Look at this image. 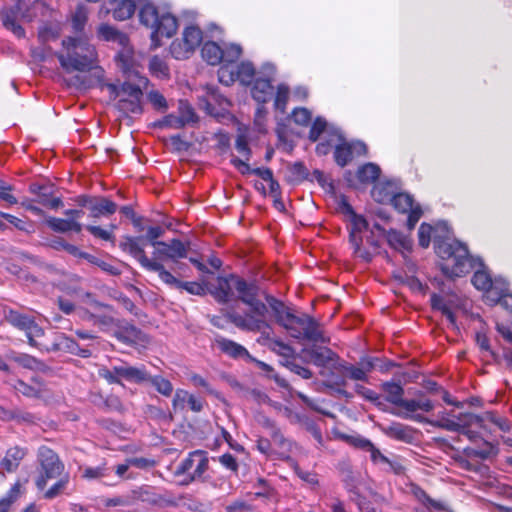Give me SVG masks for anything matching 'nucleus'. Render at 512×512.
<instances>
[{
  "instance_id": "38",
  "label": "nucleus",
  "mask_w": 512,
  "mask_h": 512,
  "mask_svg": "<svg viewBox=\"0 0 512 512\" xmlns=\"http://www.w3.org/2000/svg\"><path fill=\"white\" fill-rule=\"evenodd\" d=\"M382 431L388 437L399 441L410 442L412 439V430L401 423H391L388 426L382 427Z\"/></svg>"
},
{
  "instance_id": "15",
  "label": "nucleus",
  "mask_w": 512,
  "mask_h": 512,
  "mask_svg": "<svg viewBox=\"0 0 512 512\" xmlns=\"http://www.w3.org/2000/svg\"><path fill=\"white\" fill-rule=\"evenodd\" d=\"M6 319L11 325L25 332L31 346L39 347L36 338L44 335V329L35 321L33 316L22 314L16 310H9L6 313Z\"/></svg>"
},
{
  "instance_id": "58",
  "label": "nucleus",
  "mask_w": 512,
  "mask_h": 512,
  "mask_svg": "<svg viewBox=\"0 0 512 512\" xmlns=\"http://www.w3.org/2000/svg\"><path fill=\"white\" fill-rule=\"evenodd\" d=\"M289 97V89L285 85H279L277 88L276 96L274 99V106L281 112L285 111L286 104Z\"/></svg>"
},
{
  "instance_id": "21",
  "label": "nucleus",
  "mask_w": 512,
  "mask_h": 512,
  "mask_svg": "<svg viewBox=\"0 0 512 512\" xmlns=\"http://www.w3.org/2000/svg\"><path fill=\"white\" fill-rule=\"evenodd\" d=\"M392 206L401 213H408L407 225L412 230L422 216L421 207L414 205L413 198L406 193H395L390 202Z\"/></svg>"
},
{
  "instance_id": "12",
  "label": "nucleus",
  "mask_w": 512,
  "mask_h": 512,
  "mask_svg": "<svg viewBox=\"0 0 512 512\" xmlns=\"http://www.w3.org/2000/svg\"><path fill=\"white\" fill-rule=\"evenodd\" d=\"M209 468V458L206 451L195 450L183 459L175 470V475L188 474L190 481H204V475Z\"/></svg>"
},
{
  "instance_id": "14",
  "label": "nucleus",
  "mask_w": 512,
  "mask_h": 512,
  "mask_svg": "<svg viewBox=\"0 0 512 512\" xmlns=\"http://www.w3.org/2000/svg\"><path fill=\"white\" fill-rule=\"evenodd\" d=\"M247 281L235 276L218 277L215 285L209 287V292L219 303H227L235 298L239 299Z\"/></svg>"
},
{
  "instance_id": "59",
  "label": "nucleus",
  "mask_w": 512,
  "mask_h": 512,
  "mask_svg": "<svg viewBox=\"0 0 512 512\" xmlns=\"http://www.w3.org/2000/svg\"><path fill=\"white\" fill-rule=\"evenodd\" d=\"M235 147L237 151L242 154L244 157V161L248 163L250 157H251V150L248 146V140L247 137L244 134H239L235 141Z\"/></svg>"
},
{
  "instance_id": "60",
  "label": "nucleus",
  "mask_w": 512,
  "mask_h": 512,
  "mask_svg": "<svg viewBox=\"0 0 512 512\" xmlns=\"http://www.w3.org/2000/svg\"><path fill=\"white\" fill-rule=\"evenodd\" d=\"M433 228L429 224L422 223L418 230L419 245L423 248H427L431 241Z\"/></svg>"
},
{
  "instance_id": "33",
  "label": "nucleus",
  "mask_w": 512,
  "mask_h": 512,
  "mask_svg": "<svg viewBox=\"0 0 512 512\" xmlns=\"http://www.w3.org/2000/svg\"><path fill=\"white\" fill-rule=\"evenodd\" d=\"M90 216L99 218L101 216L112 215L117 210V204L107 198H98L90 201Z\"/></svg>"
},
{
  "instance_id": "55",
  "label": "nucleus",
  "mask_w": 512,
  "mask_h": 512,
  "mask_svg": "<svg viewBox=\"0 0 512 512\" xmlns=\"http://www.w3.org/2000/svg\"><path fill=\"white\" fill-rule=\"evenodd\" d=\"M242 54V49L239 45L231 44L223 48V65H232L233 62L239 59Z\"/></svg>"
},
{
  "instance_id": "42",
  "label": "nucleus",
  "mask_w": 512,
  "mask_h": 512,
  "mask_svg": "<svg viewBox=\"0 0 512 512\" xmlns=\"http://www.w3.org/2000/svg\"><path fill=\"white\" fill-rule=\"evenodd\" d=\"M389 246L397 251H409L411 249V241L402 233L396 230H389L385 234Z\"/></svg>"
},
{
  "instance_id": "43",
  "label": "nucleus",
  "mask_w": 512,
  "mask_h": 512,
  "mask_svg": "<svg viewBox=\"0 0 512 512\" xmlns=\"http://www.w3.org/2000/svg\"><path fill=\"white\" fill-rule=\"evenodd\" d=\"M88 20V9L84 5H78L71 14V25L75 33L85 37L84 28Z\"/></svg>"
},
{
  "instance_id": "27",
  "label": "nucleus",
  "mask_w": 512,
  "mask_h": 512,
  "mask_svg": "<svg viewBox=\"0 0 512 512\" xmlns=\"http://www.w3.org/2000/svg\"><path fill=\"white\" fill-rule=\"evenodd\" d=\"M309 355L311 362L318 367H326L331 364L334 369V365L338 364L339 357L331 349L327 347H315L306 350Z\"/></svg>"
},
{
  "instance_id": "46",
  "label": "nucleus",
  "mask_w": 512,
  "mask_h": 512,
  "mask_svg": "<svg viewBox=\"0 0 512 512\" xmlns=\"http://www.w3.org/2000/svg\"><path fill=\"white\" fill-rule=\"evenodd\" d=\"M254 394L257 395L258 400L260 402L271 404L274 408L278 409L279 412L282 413V415L284 417H286L287 419H289L291 422H296V421H298L300 419L299 415L294 413L292 411V409H290L287 406H282L279 403L272 402L266 394H263V393H261L259 391L258 392L254 391Z\"/></svg>"
},
{
  "instance_id": "48",
  "label": "nucleus",
  "mask_w": 512,
  "mask_h": 512,
  "mask_svg": "<svg viewBox=\"0 0 512 512\" xmlns=\"http://www.w3.org/2000/svg\"><path fill=\"white\" fill-rule=\"evenodd\" d=\"M117 59L119 61V66L124 73L128 74L129 76H138V71L134 65L132 51L124 49L118 53Z\"/></svg>"
},
{
  "instance_id": "22",
  "label": "nucleus",
  "mask_w": 512,
  "mask_h": 512,
  "mask_svg": "<svg viewBox=\"0 0 512 512\" xmlns=\"http://www.w3.org/2000/svg\"><path fill=\"white\" fill-rule=\"evenodd\" d=\"M262 72L265 75V78L259 77L256 79L251 93L252 97L261 104L268 102L273 93V86L271 85V77L275 73V67L267 63L263 65Z\"/></svg>"
},
{
  "instance_id": "45",
  "label": "nucleus",
  "mask_w": 512,
  "mask_h": 512,
  "mask_svg": "<svg viewBox=\"0 0 512 512\" xmlns=\"http://www.w3.org/2000/svg\"><path fill=\"white\" fill-rule=\"evenodd\" d=\"M380 172L381 170L378 165L367 163L358 169L357 177L362 183H372L378 179Z\"/></svg>"
},
{
  "instance_id": "18",
  "label": "nucleus",
  "mask_w": 512,
  "mask_h": 512,
  "mask_svg": "<svg viewBox=\"0 0 512 512\" xmlns=\"http://www.w3.org/2000/svg\"><path fill=\"white\" fill-rule=\"evenodd\" d=\"M189 251V244L183 243L179 239H172L169 242H160L159 246L153 251L152 261H163L170 260L175 264H178L179 259L186 258Z\"/></svg>"
},
{
  "instance_id": "17",
  "label": "nucleus",
  "mask_w": 512,
  "mask_h": 512,
  "mask_svg": "<svg viewBox=\"0 0 512 512\" xmlns=\"http://www.w3.org/2000/svg\"><path fill=\"white\" fill-rule=\"evenodd\" d=\"M202 42V32L195 26L187 27L183 32L181 41H174L170 46V52L176 59H185Z\"/></svg>"
},
{
  "instance_id": "51",
  "label": "nucleus",
  "mask_w": 512,
  "mask_h": 512,
  "mask_svg": "<svg viewBox=\"0 0 512 512\" xmlns=\"http://www.w3.org/2000/svg\"><path fill=\"white\" fill-rule=\"evenodd\" d=\"M60 34V27L56 23H44L39 27L38 37L43 43L55 40Z\"/></svg>"
},
{
  "instance_id": "63",
  "label": "nucleus",
  "mask_w": 512,
  "mask_h": 512,
  "mask_svg": "<svg viewBox=\"0 0 512 512\" xmlns=\"http://www.w3.org/2000/svg\"><path fill=\"white\" fill-rule=\"evenodd\" d=\"M188 396L189 393L187 391L183 389L176 390L172 400V408L175 412L185 408V403L188 400Z\"/></svg>"
},
{
  "instance_id": "8",
  "label": "nucleus",
  "mask_w": 512,
  "mask_h": 512,
  "mask_svg": "<svg viewBox=\"0 0 512 512\" xmlns=\"http://www.w3.org/2000/svg\"><path fill=\"white\" fill-rule=\"evenodd\" d=\"M282 327L297 340L329 342V338L325 336L320 324L307 314L300 316L294 314Z\"/></svg>"
},
{
  "instance_id": "44",
  "label": "nucleus",
  "mask_w": 512,
  "mask_h": 512,
  "mask_svg": "<svg viewBox=\"0 0 512 512\" xmlns=\"http://www.w3.org/2000/svg\"><path fill=\"white\" fill-rule=\"evenodd\" d=\"M88 319L93 321L94 325H97L102 331H109L111 328H115L117 324L116 318L111 314L107 313H89Z\"/></svg>"
},
{
  "instance_id": "50",
  "label": "nucleus",
  "mask_w": 512,
  "mask_h": 512,
  "mask_svg": "<svg viewBox=\"0 0 512 512\" xmlns=\"http://www.w3.org/2000/svg\"><path fill=\"white\" fill-rule=\"evenodd\" d=\"M178 115L180 116L185 126L192 125L198 121V117L195 114L194 109L187 101H179Z\"/></svg>"
},
{
  "instance_id": "30",
  "label": "nucleus",
  "mask_w": 512,
  "mask_h": 512,
  "mask_svg": "<svg viewBox=\"0 0 512 512\" xmlns=\"http://www.w3.org/2000/svg\"><path fill=\"white\" fill-rule=\"evenodd\" d=\"M164 272L168 275L167 278L159 277L162 282L169 286H174L178 289L186 290L188 293L193 295H204L206 289L204 285L197 282H182L178 280L170 271L164 267Z\"/></svg>"
},
{
  "instance_id": "52",
  "label": "nucleus",
  "mask_w": 512,
  "mask_h": 512,
  "mask_svg": "<svg viewBox=\"0 0 512 512\" xmlns=\"http://www.w3.org/2000/svg\"><path fill=\"white\" fill-rule=\"evenodd\" d=\"M150 72L158 78H166L169 76V68L166 62L158 57L153 56L149 61Z\"/></svg>"
},
{
  "instance_id": "41",
  "label": "nucleus",
  "mask_w": 512,
  "mask_h": 512,
  "mask_svg": "<svg viewBox=\"0 0 512 512\" xmlns=\"http://www.w3.org/2000/svg\"><path fill=\"white\" fill-rule=\"evenodd\" d=\"M202 57L210 65L220 64L223 60V48L215 42H206L202 47Z\"/></svg>"
},
{
  "instance_id": "36",
  "label": "nucleus",
  "mask_w": 512,
  "mask_h": 512,
  "mask_svg": "<svg viewBox=\"0 0 512 512\" xmlns=\"http://www.w3.org/2000/svg\"><path fill=\"white\" fill-rule=\"evenodd\" d=\"M231 163L243 175L253 173V174L259 176L260 178H262L264 181L272 180L273 173H272V170L269 169V168H255V169H252L246 161H244V160H242L240 158H237V157H233L231 159Z\"/></svg>"
},
{
  "instance_id": "25",
  "label": "nucleus",
  "mask_w": 512,
  "mask_h": 512,
  "mask_svg": "<svg viewBox=\"0 0 512 512\" xmlns=\"http://www.w3.org/2000/svg\"><path fill=\"white\" fill-rule=\"evenodd\" d=\"M29 191L35 194L37 196V202L44 206L50 207L51 209H57L63 206L61 198L53 197L51 186L33 183L30 185Z\"/></svg>"
},
{
  "instance_id": "37",
  "label": "nucleus",
  "mask_w": 512,
  "mask_h": 512,
  "mask_svg": "<svg viewBox=\"0 0 512 512\" xmlns=\"http://www.w3.org/2000/svg\"><path fill=\"white\" fill-rule=\"evenodd\" d=\"M6 359L10 361H14L15 363L19 364L23 368L29 369V370H38L40 369L43 364L41 361L36 359L35 357L25 354V353H19L16 351H9L6 354Z\"/></svg>"
},
{
  "instance_id": "9",
  "label": "nucleus",
  "mask_w": 512,
  "mask_h": 512,
  "mask_svg": "<svg viewBox=\"0 0 512 512\" xmlns=\"http://www.w3.org/2000/svg\"><path fill=\"white\" fill-rule=\"evenodd\" d=\"M42 9L43 4L40 1H35L30 7H27L24 2L18 1L14 7L2 13V23L17 37H24L25 31L20 22H31L37 16V12Z\"/></svg>"
},
{
  "instance_id": "5",
  "label": "nucleus",
  "mask_w": 512,
  "mask_h": 512,
  "mask_svg": "<svg viewBox=\"0 0 512 512\" xmlns=\"http://www.w3.org/2000/svg\"><path fill=\"white\" fill-rule=\"evenodd\" d=\"M140 22L151 29L152 47L160 46L162 37H172L178 28L177 19L169 11L153 3H144L139 10Z\"/></svg>"
},
{
  "instance_id": "16",
  "label": "nucleus",
  "mask_w": 512,
  "mask_h": 512,
  "mask_svg": "<svg viewBox=\"0 0 512 512\" xmlns=\"http://www.w3.org/2000/svg\"><path fill=\"white\" fill-rule=\"evenodd\" d=\"M255 76V69L250 62H241L239 65H222L218 70V79L226 86L231 85L235 81H239L242 85L252 83Z\"/></svg>"
},
{
  "instance_id": "6",
  "label": "nucleus",
  "mask_w": 512,
  "mask_h": 512,
  "mask_svg": "<svg viewBox=\"0 0 512 512\" xmlns=\"http://www.w3.org/2000/svg\"><path fill=\"white\" fill-rule=\"evenodd\" d=\"M233 321L234 325L241 330L259 332L260 336L257 339V342L260 345L266 346L272 352L282 357L289 358L293 356L294 349L279 338L273 336V328L267 320H253L234 317Z\"/></svg>"
},
{
  "instance_id": "29",
  "label": "nucleus",
  "mask_w": 512,
  "mask_h": 512,
  "mask_svg": "<svg viewBox=\"0 0 512 512\" xmlns=\"http://www.w3.org/2000/svg\"><path fill=\"white\" fill-rule=\"evenodd\" d=\"M144 0H108L113 6L112 12L115 20L124 21L131 18L136 10V6L142 4Z\"/></svg>"
},
{
  "instance_id": "54",
  "label": "nucleus",
  "mask_w": 512,
  "mask_h": 512,
  "mask_svg": "<svg viewBox=\"0 0 512 512\" xmlns=\"http://www.w3.org/2000/svg\"><path fill=\"white\" fill-rule=\"evenodd\" d=\"M355 391L358 395L362 396L366 400L372 402L374 405H376L378 408L383 409L385 407V404L383 401H381L380 396L374 392L371 389H368L362 385H355Z\"/></svg>"
},
{
  "instance_id": "40",
  "label": "nucleus",
  "mask_w": 512,
  "mask_h": 512,
  "mask_svg": "<svg viewBox=\"0 0 512 512\" xmlns=\"http://www.w3.org/2000/svg\"><path fill=\"white\" fill-rule=\"evenodd\" d=\"M464 456L470 459H481L485 460L490 458L496 453L495 447L488 441H484L478 448L466 447L463 449Z\"/></svg>"
},
{
  "instance_id": "35",
  "label": "nucleus",
  "mask_w": 512,
  "mask_h": 512,
  "mask_svg": "<svg viewBox=\"0 0 512 512\" xmlns=\"http://www.w3.org/2000/svg\"><path fill=\"white\" fill-rule=\"evenodd\" d=\"M215 343L223 353H226L231 357L241 358L249 355L244 346L224 337H217L215 339Z\"/></svg>"
},
{
  "instance_id": "23",
  "label": "nucleus",
  "mask_w": 512,
  "mask_h": 512,
  "mask_svg": "<svg viewBox=\"0 0 512 512\" xmlns=\"http://www.w3.org/2000/svg\"><path fill=\"white\" fill-rule=\"evenodd\" d=\"M45 350L64 351L83 358H89L92 355V352L89 349V345L86 347H81L75 340L66 336L65 334H58L55 337L51 347H46Z\"/></svg>"
},
{
  "instance_id": "11",
  "label": "nucleus",
  "mask_w": 512,
  "mask_h": 512,
  "mask_svg": "<svg viewBox=\"0 0 512 512\" xmlns=\"http://www.w3.org/2000/svg\"><path fill=\"white\" fill-rule=\"evenodd\" d=\"M38 461L40 463V474L36 479V486L39 490H43L48 480L59 477L64 465L60 461L58 455L46 446H42L38 450Z\"/></svg>"
},
{
  "instance_id": "28",
  "label": "nucleus",
  "mask_w": 512,
  "mask_h": 512,
  "mask_svg": "<svg viewBox=\"0 0 512 512\" xmlns=\"http://www.w3.org/2000/svg\"><path fill=\"white\" fill-rule=\"evenodd\" d=\"M115 373L118 374L120 382L124 379L134 383H145L148 379V373L144 367H134L127 363L115 365Z\"/></svg>"
},
{
  "instance_id": "4",
  "label": "nucleus",
  "mask_w": 512,
  "mask_h": 512,
  "mask_svg": "<svg viewBox=\"0 0 512 512\" xmlns=\"http://www.w3.org/2000/svg\"><path fill=\"white\" fill-rule=\"evenodd\" d=\"M380 388L385 394V400L397 408L393 414L398 417L423 421L424 416L417 413V411L430 412L434 409L433 402L423 393H420L417 399H405L404 388L400 383L387 381L382 383Z\"/></svg>"
},
{
  "instance_id": "64",
  "label": "nucleus",
  "mask_w": 512,
  "mask_h": 512,
  "mask_svg": "<svg viewBox=\"0 0 512 512\" xmlns=\"http://www.w3.org/2000/svg\"><path fill=\"white\" fill-rule=\"evenodd\" d=\"M292 118L299 125H307L311 120V113L306 108H296L293 110Z\"/></svg>"
},
{
  "instance_id": "1",
  "label": "nucleus",
  "mask_w": 512,
  "mask_h": 512,
  "mask_svg": "<svg viewBox=\"0 0 512 512\" xmlns=\"http://www.w3.org/2000/svg\"><path fill=\"white\" fill-rule=\"evenodd\" d=\"M437 254L441 258V270L450 277H461L476 269L472 277V284L478 290L493 293V282L485 270L480 259H474L469 255L468 248L458 240L444 241L437 247Z\"/></svg>"
},
{
  "instance_id": "20",
  "label": "nucleus",
  "mask_w": 512,
  "mask_h": 512,
  "mask_svg": "<svg viewBox=\"0 0 512 512\" xmlns=\"http://www.w3.org/2000/svg\"><path fill=\"white\" fill-rule=\"evenodd\" d=\"M118 341L123 344L134 346L148 342V337L139 328L125 319L117 320V324L112 334Z\"/></svg>"
},
{
  "instance_id": "19",
  "label": "nucleus",
  "mask_w": 512,
  "mask_h": 512,
  "mask_svg": "<svg viewBox=\"0 0 512 512\" xmlns=\"http://www.w3.org/2000/svg\"><path fill=\"white\" fill-rule=\"evenodd\" d=\"M431 303L434 309L441 311L446 316L453 327H456V312L466 308V301L457 295L443 297L434 294L431 297Z\"/></svg>"
},
{
  "instance_id": "56",
  "label": "nucleus",
  "mask_w": 512,
  "mask_h": 512,
  "mask_svg": "<svg viewBox=\"0 0 512 512\" xmlns=\"http://www.w3.org/2000/svg\"><path fill=\"white\" fill-rule=\"evenodd\" d=\"M155 126L159 128H171V129H181L184 128L185 125L182 122L179 115L169 114L165 116L163 119L159 120Z\"/></svg>"
},
{
  "instance_id": "26",
  "label": "nucleus",
  "mask_w": 512,
  "mask_h": 512,
  "mask_svg": "<svg viewBox=\"0 0 512 512\" xmlns=\"http://www.w3.org/2000/svg\"><path fill=\"white\" fill-rule=\"evenodd\" d=\"M13 389L28 398L40 399L46 396V387L38 379L33 378L32 383L28 384L24 381L17 379L13 383H10Z\"/></svg>"
},
{
  "instance_id": "57",
  "label": "nucleus",
  "mask_w": 512,
  "mask_h": 512,
  "mask_svg": "<svg viewBox=\"0 0 512 512\" xmlns=\"http://www.w3.org/2000/svg\"><path fill=\"white\" fill-rule=\"evenodd\" d=\"M20 494V484L16 483L12 486L7 495L0 500V512H8L11 504L17 499Z\"/></svg>"
},
{
  "instance_id": "24",
  "label": "nucleus",
  "mask_w": 512,
  "mask_h": 512,
  "mask_svg": "<svg viewBox=\"0 0 512 512\" xmlns=\"http://www.w3.org/2000/svg\"><path fill=\"white\" fill-rule=\"evenodd\" d=\"M335 372L341 374V377H337L334 380V384L338 386L346 385V378L355 381H367L368 376L364 374L361 370L360 366H354L347 362H338V364L334 365Z\"/></svg>"
},
{
  "instance_id": "31",
  "label": "nucleus",
  "mask_w": 512,
  "mask_h": 512,
  "mask_svg": "<svg viewBox=\"0 0 512 512\" xmlns=\"http://www.w3.org/2000/svg\"><path fill=\"white\" fill-rule=\"evenodd\" d=\"M268 309L273 312L276 322L283 326L293 315V311L287 307L282 301L276 299L274 296H266Z\"/></svg>"
},
{
  "instance_id": "7",
  "label": "nucleus",
  "mask_w": 512,
  "mask_h": 512,
  "mask_svg": "<svg viewBox=\"0 0 512 512\" xmlns=\"http://www.w3.org/2000/svg\"><path fill=\"white\" fill-rule=\"evenodd\" d=\"M266 296H269V294H267L259 286L254 283L247 282L243 292L239 297V300L249 307V313L246 315H241L235 312L229 313V321L234 324V317H240L242 319L266 320V315L268 314Z\"/></svg>"
},
{
  "instance_id": "61",
  "label": "nucleus",
  "mask_w": 512,
  "mask_h": 512,
  "mask_svg": "<svg viewBox=\"0 0 512 512\" xmlns=\"http://www.w3.org/2000/svg\"><path fill=\"white\" fill-rule=\"evenodd\" d=\"M68 483V476L60 478L54 485H52L44 494L46 499H53L57 497L66 487Z\"/></svg>"
},
{
  "instance_id": "53",
  "label": "nucleus",
  "mask_w": 512,
  "mask_h": 512,
  "mask_svg": "<svg viewBox=\"0 0 512 512\" xmlns=\"http://www.w3.org/2000/svg\"><path fill=\"white\" fill-rule=\"evenodd\" d=\"M98 35L107 41H120L122 42L125 39V36L120 33L116 28L108 25L102 24L98 28Z\"/></svg>"
},
{
  "instance_id": "13",
  "label": "nucleus",
  "mask_w": 512,
  "mask_h": 512,
  "mask_svg": "<svg viewBox=\"0 0 512 512\" xmlns=\"http://www.w3.org/2000/svg\"><path fill=\"white\" fill-rule=\"evenodd\" d=\"M143 237H130L125 236L123 240L120 242L119 246L124 251L133 256L140 265L148 270L157 272L159 277L167 278L168 275L164 272V265L158 261H152L149 259L144 251V245L142 243Z\"/></svg>"
},
{
  "instance_id": "32",
  "label": "nucleus",
  "mask_w": 512,
  "mask_h": 512,
  "mask_svg": "<svg viewBox=\"0 0 512 512\" xmlns=\"http://www.w3.org/2000/svg\"><path fill=\"white\" fill-rule=\"evenodd\" d=\"M334 136L337 138V142L335 144L334 158L339 166L344 167L353 158L352 145L344 140L340 132H335Z\"/></svg>"
},
{
  "instance_id": "62",
  "label": "nucleus",
  "mask_w": 512,
  "mask_h": 512,
  "mask_svg": "<svg viewBox=\"0 0 512 512\" xmlns=\"http://www.w3.org/2000/svg\"><path fill=\"white\" fill-rule=\"evenodd\" d=\"M326 126H327V123L323 118H321V117L316 118L315 121L313 122L311 129H310L309 139L313 142L317 141L319 136L325 131Z\"/></svg>"
},
{
  "instance_id": "3",
  "label": "nucleus",
  "mask_w": 512,
  "mask_h": 512,
  "mask_svg": "<svg viewBox=\"0 0 512 512\" xmlns=\"http://www.w3.org/2000/svg\"><path fill=\"white\" fill-rule=\"evenodd\" d=\"M57 58L66 72H84L95 68L97 54L86 37H67L62 41Z\"/></svg>"
},
{
  "instance_id": "10",
  "label": "nucleus",
  "mask_w": 512,
  "mask_h": 512,
  "mask_svg": "<svg viewBox=\"0 0 512 512\" xmlns=\"http://www.w3.org/2000/svg\"><path fill=\"white\" fill-rule=\"evenodd\" d=\"M111 94L117 100L116 107L125 115L142 112V90L139 85L124 82L121 86L109 85Z\"/></svg>"
},
{
  "instance_id": "34",
  "label": "nucleus",
  "mask_w": 512,
  "mask_h": 512,
  "mask_svg": "<svg viewBox=\"0 0 512 512\" xmlns=\"http://www.w3.org/2000/svg\"><path fill=\"white\" fill-rule=\"evenodd\" d=\"M46 223L54 232L66 233L68 231L80 232L82 225L73 219H62L56 217H48Z\"/></svg>"
},
{
  "instance_id": "39",
  "label": "nucleus",
  "mask_w": 512,
  "mask_h": 512,
  "mask_svg": "<svg viewBox=\"0 0 512 512\" xmlns=\"http://www.w3.org/2000/svg\"><path fill=\"white\" fill-rule=\"evenodd\" d=\"M26 451L23 448L20 447H13L10 448L4 457V459L1 462V466L3 469H5L7 472H13L15 471L20 461L25 456Z\"/></svg>"
},
{
  "instance_id": "49",
  "label": "nucleus",
  "mask_w": 512,
  "mask_h": 512,
  "mask_svg": "<svg viewBox=\"0 0 512 512\" xmlns=\"http://www.w3.org/2000/svg\"><path fill=\"white\" fill-rule=\"evenodd\" d=\"M146 382H149L163 396L169 397L173 392L172 383L162 376H151L148 373V379H146Z\"/></svg>"
},
{
  "instance_id": "47",
  "label": "nucleus",
  "mask_w": 512,
  "mask_h": 512,
  "mask_svg": "<svg viewBox=\"0 0 512 512\" xmlns=\"http://www.w3.org/2000/svg\"><path fill=\"white\" fill-rule=\"evenodd\" d=\"M372 197L379 203L390 202L395 192L391 183L378 184L372 189Z\"/></svg>"
},
{
  "instance_id": "2",
  "label": "nucleus",
  "mask_w": 512,
  "mask_h": 512,
  "mask_svg": "<svg viewBox=\"0 0 512 512\" xmlns=\"http://www.w3.org/2000/svg\"><path fill=\"white\" fill-rule=\"evenodd\" d=\"M418 422L427 423L450 432H458L473 442L482 438L485 433L492 434L496 429L508 431L510 428L505 418L498 417L492 412H485L483 415L473 413L453 415L444 410L438 412L436 420H429L424 417L423 421Z\"/></svg>"
}]
</instances>
